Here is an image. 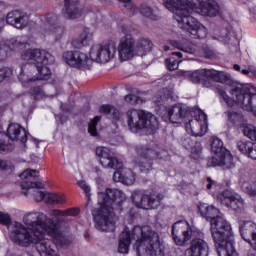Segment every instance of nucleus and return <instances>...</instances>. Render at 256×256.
I'll list each match as a JSON object with an SVG mask.
<instances>
[{"mask_svg": "<svg viewBox=\"0 0 256 256\" xmlns=\"http://www.w3.org/2000/svg\"><path fill=\"white\" fill-rule=\"evenodd\" d=\"M79 213V208L50 210L49 215L56 219L55 222L43 212H28L23 217L24 225L20 222L12 224L10 240L18 247L35 245L41 256H59L53 247L67 249L71 245V240H68L61 232V223L65 221L61 217H77Z\"/></svg>", "mask_w": 256, "mask_h": 256, "instance_id": "f257e3e1", "label": "nucleus"}, {"mask_svg": "<svg viewBox=\"0 0 256 256\" xmlns=\"http://www.w3.org/2000/svg\"><path fill=\"white\" fill-rule=\"evenodd\" d=\"M135 241L134 247L138 256L163 255L159 233L151 226H135L131 232L125 230L120 234L118 251L119 253H129L131 242Z\"/></svg>", "mask_w": 256, "mask_h": 256, "instance_id": "f03ea898", "label": "nucleus"}, {"mask_svg": "<svg viewBox=\"0 0 256 256\" xmlns=\"http://www.w3.org/2000/svg\"><path fill=\"white\" fill-rule=\"evenodd\" d=\"M199 211L203 217L210 219V231L218 256H239L233 246V230L231 224L223 216L215 217L219 213V210L213 206L201 204Z\"/></svg>", "mask_w": 256, "mask_h": 256, "instance_id": "7ed1b4c3", "label": "nucleus"}, {"mask_svg": "<svg viewBox=\"0 0 256 256\" xmlns=\"http://www.w3.org/2000/svg\"><path fill=\"white\" fill-rule=\"evenodd\" d=\"M164 7L174 14L178 27L185 31L192 39H205L207 28L193 18L197 6L189 3L188 0H164Z\"/></svg>", "mask_w": 256, "mask_h": 256, "instance_id": "20e7f679", "label": "nucleus"}, {"mask_svg": "<svg viewBox=\"0 0 256 256\" xmlns=\"http://www.w3.org/2000/svg\"><path fill=\"white\" fill-rule=\"evenodd\" d=\"M125 201V193L118 189H106L98 193V205L100 209L94 216L96 229L99 231H113L117 223L115 209H120Z\"/></svg>", "mask_w": 256, "mask_h": 256, "instance_id": "39448f33", "label": "nucleus"}, {"mask_svg": "<svg viewBox=\"0 0 256 256\" xmlns=\"http://www.w3.org/2000/svg\"><path fill=\"white\" fill-rule=\"evenodd\" d=\"M21 58L31 63L21 66V72L18 76L22 85L33 83L35 81H43L51 75V70L47 67L51 54L44 50L28 49L21 52Z\"/></svg>", "mask_w": 256, "mask_h": 256, "instance_id": "423d86ee", "label": "nucleus"}, {"mask_svg": "<svg viewBox=\"0 0 256 256\" xmlns=\"http://www.w3.org/2000/svg\"><path fill=\"white\" fill-rule=\"evenodd\" d=\"M128 127L132 133L144 131L146 135H152L159 129L157 116L143 110L132 109L127 112Z\"/></svg>", "mask_w": 256, "mask_h": 256, "instance_id": "0eeeda50", "label": "nucleus"}, {"mask_svg": "<svg viewBox=\"0 0 256 256\" xmlns=\"http://www.w3.org/2000/svg\"><path fill=\"white\" fill-rule=\"evenodd\" d=\"M211 152L214 155L208 160L209 167H223L224 169H233L235 162L233 155L229 150L223 147V141L217 137L211 138Z\"/></svg>", "mask_w": 256, "mask_h": 256, "instance_id": "6e6552de", "label": "nucleus"}, {"mask_svg": "<svg viewBox=\"0 0 256 256\" xmlns=\"http://www.w3.org/2000/svg\"><path fill=\"white\" fill-rule=\"evenodd\" d=\"M172 237L176 245L183 247L192 237H203V232L191 227L189 222L180 220L172 225Z\"/></svg>", "mask_w": 256, "mask_h": 256, "instance_id": "1a4fd4ad", "label": "nucleus"}, {"mask_svg": "<svg viewBox=\"0 0 256 256\" xmlns=\"http://www.w3.org/2000/svg\"><path fill=\"white\" fill-rule=\"evenodd\" d=\"M123 36L118 44V57L120 61H129L135 57V38L132 34L135 33L133 26H122Z\"/></svg>", "mask_w": 256, "mask_h": 256, "instance_id": "9d476101", "label": "nucleus"}, {"mask_svg": "<svg viewBox=\"0 0 256 256\" xmlns=\"http://www.w3.org/2000/svg\"><path fill=\"white\" fill-rule=\"evenodd\" d=\"M7 133L8 136L0 132V153H5L13 149V145L9 143V139H12V141H20V143L27 141V131L19 124H10Z\"/></svg>", "mask_w": 256, "mask_h": 256, "instance_id": "9b49d317", "label": "nucleus"}, {"mask_svg": "<svg viewBox=\"0 0 256 256\" xmlns=\"http://www.w3.org/2000/svg\"><path fill=\"white\" fill-rule=\"evenodd\" d=\"M228 77L223 71L215 69H199L190 73V81L192 83H203L204 87H211L207 81H216L217 83H225Z\"/></svg>", "mask_w": 256, "mask_h": 256, "instance_id": "f8f14e48", "label": "nucleus"}, {"mask_svg": "<svg viewBox=\"0 0 256 256\" xmlns=\"http://www.w3.org/2000/svg\"><path fill=\"white\" fill-rule=\"evenodd\" d=\"M165 196L161 193H149L145 194L143 192H134L132 195V200L134 205L139 209H157L161 205V201Z\"/></svg>", "mask_w": 256, "mask_h": 256, "instance_id": "ddd939ff", "label": "nucleus"}, {"mask_svg": "<svg viewBox=\"0 0 256 256\" xmlns=\"http://www.w3.org/2000/svg\"><path fill=\"white\" fill-rule=\"evenodd\" d=\"M117 48L114 42H109L108 44H96L90 49V58L96 63H109L113 57Z\"/></svg>", "mask_w": 256, "mask_h": 256, "instance_id": "4468645a", "label": "nucleus"}, {"mask_svg": "<svg viewBox=\"0 0 256 256\" xmlns=\"http://www.w3.org/2000/svg\"><path fill=\"white\" fill-rule=\"evenodd\" d=\"M63 59L70 67L75 69H91L93 60L91 56L81 51H66L63 53Z\"/></svg>", "mask_w": 256, "mask_h": 256, "instance_id": "2eb2a0df", "label": "nucleus"}, {"mask_svg": "<svg viewBox=\"0 0 256 256\" xmlns=\"http://www.w3.org/2000/svg\"><path fill=\"white\" fill-rule=\"evenodd\" d=\"M160 117L166 123H183L189 117V110L181 105L160 108Z\"/></svg>", "mask_w": 256, "mask_h": 256, "instance_id": "dca6fc26", "label": "nucleus"}, {"mask_svg": "<svg viewBox=\"0 0 256 256\" xmlns=\"http://www.w3.org/2000/svg\"><path fill=\"white\" fill-rule=\"evenodd\" d=\"M137 153L140 156L139 160H135L134 164L139 167L142 173H149L153 167V163L149 159H161L159 153L153 149L138 147Z\"/></svg>", "mask_w": 256, "mask_h": 256, "instance_id": "f3484780", "label": "nucleus"}, {"mask_svg": "<svg viewBox=\"0 0 256 256\" xmlns=\"http://www.w3.org/2000/svg\"><path fill=\"white\" fill-rule=\"evenodd\" d=\"M187 133H191L194 137H203L207 133V115L201 113L198 119H192L185 125Z\"/></svg>", "mask_w": 256, "mask_h": 256, "instance_id": "a211bd4d", "label": "nucleus"}, {"mask_svg": "<svg viewBox=\"0 0 256 256\" xmlns=\"http://www.w3.org/2000/svg\"><path fill=\"white\" fill-rule=\"evenodd\" d=\"M220 202L226 207H230L233 211H243L245 209V200L239 194H233L229 190H225L219 196Z\"/></svg>", "mask_w": 256, "mask_h": 256, "instance_id": "6ab92c4d", "label": "nucleus"}, {"mask_svg": "<svg viewBox=\"0 0 256 256\" xmlns=\"http://www.w3.org/2000/svg\"><path fill=\"white\" fill-rule=\"evenodd\" d=\"M96 155L100 159L102 167L106 169L121 168V162L111 155V150L107 147L98 146L96 148Z\"/></svg>", "mask_w": 256, "mask_h": 256, "instance_id": "aec40b11", "label": "nucleus"}, {"mask_svg": "<svg viewBox=\"0 0 256 256\" xmlns=\"http://www.w3.org/2000/svg\"><path fill=\"white\" fill-rule=\"evenodd\" d=\"M195 237L196 239H193L189 248L185 250L184 256H208L209 244L203 240V237Z\"/></svg>", "mask_w": 256, "mask_h": 256, "instance_id": "412c9836", "label": "nucleus"}, {"mask_svg": "<svg viewBox=\"0 0 256 256\" xmlns=\"http://www.w3.org/2000/svg\"><path fill=\"white\" fill-rule=\"evenodd\" d=\"M6 23L16 29H23L29 23V16L19 10L11 11L6 15Z\"/></svg>", "mask_w": 256, "mask_h": 256, "instance_id": "4be33fe9", "label": "nucleus"}, {"mask_svg": "<svg viewBox=\"0 0 256 256\" xmlns=\"http://www.w3.org/2000/svg\"><path fill=\"white\" fill-rule=\"evenodd\" d=\"M35 199L36 201H44V203H48V205H63L67 197H65L64 194L37 191Z\"/></svg>", "mask_w": 256, "mask_h": 256, "instance_id": "5701e85b", "label": "nucleus"}, {"mask_svg": "<svg viewBox=\"0 0 256 256\" xmlns=\"http://www.w3.org/2000/svg\"><path fill=\"white\" fill-rule=\"evenodd\" d=\"M114 169H117V171L113 174V181L123 183L124 185H133L135 183V173H133V170L123 168V164H121L120 168Z\"/></svg>", "mask_w": 256, "mask_h": 256, "instance_id": "b1692460", "label": "nucleus"}, {"mask_svg": "<svg viewBox=\"0 0 256 256\" xmlns=\"http://www.w3.org/2000/svg\"><path fill=\"white\" fill-rule=\"evenodd\" d=\"M199 13L204 17H216L219 13V4L214 0H205L200 3Z\"/></svg>", "mask_w": 256, "mask_h": 256, "instance_id": "393cba45", "label": "nucleus"}, {"mask_svg": "<svg viewBox=\"0 0 256 256\" xmlns=\"http://www.w3.org/2000/svg\"><path fill=\"white\" fill-rule=\"evenodd\" d=\"M5 45L10 49V51H23V49H27L30 44L27 36H18L7 40Z\"/></svg>", "mask_w": 256, "mask_h": 256, "instance_id": "a878e982", "label": "nucleus"}, {"mask_svg": "<svg viewBox=\"0 0 256 256\" xmlns=\"http://www.w3.org/2000/svg\"><path fill=\"white\" fill-rule=\"evenodd\" d=\"M64 3V15L67 19H77L81 17L82 12L79 9V0H64Z\"/></svg>", "mask_w": 256, "mask_h": 256, "instance_id": "bb28decb", "label": "nucleus"}, {"mask_svg": "<svg viewBox=\"0 0 256 256\" xmlns=\"http://www.w3.org/2000/svg\"><path fill=\"white\" fill-rule=\"evenodd\" d=\"M91 39H93V33L89 28H84L79 37H76L71 41V45L75 49H81V47L87 45Z\"/></svg>", "mask_w": 256, "mask_h": 256, "instance_id": "cd10ccee", "label": "nucleus"}, {"mask_svg": "<svg viewBox=\"0 0 256 256\" xmlns=\"http://www.w3.org/2000/svg\"><path fill=\"white\" fill-rule=\"evenodd\" d=\"M170 45L172 47H175V49H179V51H183L184 53H189L190 55H193L195 51H197V46L195 44L191 43H183L176 40H170Z\"/></svg>", "mask_w": 256, "mask_h": 256, "instance_id": "c85d7f7f", "label": "nucleus"}, {"mask_svg": "<svg viewBox=\"0 0 256 256\" xmlns=\"http://www.w3.org/2000/svg\"><path fill=\"white\" fill-rule=\"evenodd\" d=\"M153 49V42L147 38H140L136 42V51L140 53V55H145V53H149Z\"/></svg>", "mask_w": 256, "mask_h": 256, "instance_id": "c756f323", "label": "nucleus"}, {"mask_svg": "<svg viewBox=\"0 0 256 256\" xmlns=\"http://www.w3.org/2000/svg\"><path fill=\"white\" fill-rule=\"evenodd\" d=\"M118 1L119 3H121V7H124V9H126V13L127 15H129V17H133V15L137 13V6H135V4H133L131 0H118Z\"/></svg>", "mask_w": 256, "mask_h": 256, "instance_id": "7c9ffc66", "label": "nucleus"}, {"mask_svg": "<svg viewBox=\"0 0 256 256\" xmlns=\"http://www.w3.org/2000/svg\"><path fill=\"white\" fill-rule=\"evenodd\" d=\"M49 31L56 41L63 39V36L65 35V27L63 26H49Z\"/></svg>", "mask_w": 256, "mask_h": 256, "instance_id": "2f4dec72", "label": "nucleus"}, {"mask_svg": "<svg viewBox=\"0 0 256 256\" xmlns=\"http://www.w3.org/2000/svg\"><path fill=\"white\" fill-rule=\"evenodd\" d=\"M20 186L22 191H29V189H45V184L43 182L23 181Z\"/></svg>", "mask_w": 256, "mask_h": 256, "instance_id": "473e14b6", "label": "nucleus"}, {"mask_svg": "<svg viewBox=\"0 0 256 256\" xmlns=\"http://www.w3.org/2000/svg\"><path fill=\"white\" fill-rule=\"evenodd\" d=\"M242 189L250 197H256V181L244 182Z\"/></svg>", "mask_w": 256, "mask_h": 256, "instance_id": "72a5a7b5", "label": "nucleus"}, {"mask_svg": "<svg viewBox=\"0 0 256 256\" xmlns=\"http://www.w3.org/2000/svg\"><path fill=\"white\" fill-rule=\"evenodd\" d=\"M252 147H253V143H251V142H245V141L237 142V149L243 155H247V157H249V153L251 152Z\"/></svg>", "mask_w": 256, "mask_h": 256, "instance_id": "f704fd0d", "label": "nucleus"}, {"mask_svg": "<svg viewBox=\"0 0 256 256\" xmlns=\"http://www.w3.org/2000/svg\"><path fill=\"white\" fill-rule=\"evenodd\" d=\"M140 13L144 15V17H147L148 19H151L152 21H155L157 19V15L153 12V9L151 7L142 4L140 6Z\"/></svg>", "mask_w": 256, "mask_h": 256, "instance_id": "c9c22d12", "label": "nucleus"}, {"mask_svg": "<svg viewBox=\"0 0 256 256\" xmlns=\"http://www.w3.org/2000/svg\"><path fill=\"white\" fill-rule=\"evenodd\" d=\"M243 133L251 141H256V127L253 125L245 126Z\"/></svg>", "mask_w": 256, "mask_h": 256, "instance_id": "e433bc0d", "label": "nucleus"}, {"mask_svg": "<svg viewBox=\"0 0 256 256\" xmlns=\"http://www.w3.org/2000/svg\"><path fill=\"white\" fill-rule=\"evenodd\" d=\"M101 121V117L96 116L88 125V133L92 135L93 137H96L97 135V125Z\"/></svg>", "mask_w": 256, "mask_h": 256, "instance_id": "4c0bfd02", "label": "nucleus"}, {"mask_svg": "<svg viewBox=\"0 0 256 256\" xmlns=\"http://www.w3.org/2000/svg\"><path fill=\"white\" fill-rule=\"evenodd\" d=\"M167 68L169 69V71H175L176 69H179V63H181V61L176 60L173 57H170L168 59H166L165 61Z\"/></svg>", "mask_w": 256, "mask_h": 256, "instance_id": "58836bf2", "label": "nucleus"}, {"mask_svg": "<svg viewBox=\"0 0 256 256\" xmlns=\"http://www.w3.org/2000/svg\"><path fill=\"white\" fill-rule=\"evenodd\" d=\"M29 177H39V171L26 169L20 174L21 179H29Z\"/></svg>", "mask_w": 256, "mask_h": 256, "instance_id": "ea45409f", "label": "nucleus"}, {"mask_svg": "<svg viewBox=\"0 0 256 256\" xmlns=\"http://www.w3.org/2000/svg\"><path fill=\"white\" fill-rule=\"evenodd\" d=\"M44 21H45V23L50 25V27H52V25H55V23H57V21H59V17L57 16V14L50 13V14H47L46 16H44Z\"/></svg>", "mask_w": 256, "mask_h": 256, "instance_id": "a19ab883", "label": "nucleus"}, {"mask_svg": "<svg viewBox=\"0 0 256 256\" xmlns=\"http://www.w3.org/2000/svg\"><path fill=\"white\" fill-rule=\"evenodd\" d=\"M225 115H227V118L229 121H231V123H237V121H239V119H241V114L237 113L236 111H227L225 112Z\"/></svg>", "mask_w": 256, "mask_h": 256, "instance_id": "79ce46f5", "label": "nucleus"}, {"mask_svg": "<svg viewBox=\"0 0 256 256\" xmlns=\"http://www.w3.org/2000/svg\"><path fill=\"white\" fill-rule=\"evenodd\" d=\"M11 75H13V71L11 70V68H1L0 69V83H2V81H5V79L9 78Z\"/></svg>", "mask_w": 256, "mask_h": 256, "instance_id": "37998d69", "label": "nucleus"}, {"mask_svg": "<svg viewBox=\"0 0 256 256\" xmlns=\"http://www.w3.org/2000/svg\"><path fill=\"white\" fill-rule=\"evenodd\" d=\"M77 185L80 187V189H83L84 193H86V197H88V201L91 198V188L87 183L83 180H80L77 182Z\"/></svg>", "mask_w": 256, "mask_h": 256, "instance_id": "c03bdc74", "label": "nucleus"}, {"mask_svg": "<svg viewBox=\"0 0 256 256\" xmlns=\"http://www.w3.org/2000/svg\"><path fill=\"white\" fill-rule=\"evenodd\" d=\"M32 95L34 99L39 100L45 97V92L41 87H34L32 90Z\"/></svg>", "mask_w": 256, "mask_h": 256, "instance_id": "a18cd8bd", "label": "nucleus"}, {"mask_svg": "<svg viewBox=\"0 0 256 256\" xmlns=\"http://www.w3.org/2000/svg\"><path fill=\"white\" fill-rule=\"evenodd\" d=\"M100 113H104L105 115H109V113H117V110L109 105V104H106V105H102L100 107Z\"/></svg>", "mask_w": 256, "mask_h": 256, "instance_id": "49530a36", "label": "nucleus"}, {"mask_svg": "<svg viewBox=\"0 0 256 256\" xmlns=\"http://www.w3.org/2000/svg\"><path fill=\"white\" fill-rule=\"evenodd\" d=\"M0 223L1 225H10L11 216L9 214L0 211Z\"/></svg>", "mask_w": 256, "mask_h": 256, "instance_id": "de8ad7c7", "label": "nucleus"}, {"mask_svg": "<svg viewBox=\"0 0 256 256\" xmlns=\"http://www.w3.org/2000/svg\"><path fill=\"white\" fill-rule=\"evenodd\" d=\"M13 164L5 160H0V170L1 171H12Z\"/></svg>", "mask_w": 256, "mask_h": 256, "instance_id": "09e8293b", "label": "nucleus"}, {"mask_svg": "<svg viewBox=\"0 0 256 256\" xmlns=\"http://www.w3.org/2000/svg\"><path fill=\"white\" fill-rule=\"evenodd\" d=\"M126 103H130V105H135L136 103H139V98L134 94H128L125 96Z\"/></svg>", "mask_w": 256, "mask_h": 256, "instance_id": "8fccbe9b", "label": "nucleus"}, {"mask_svg": "<svg viewBox=\"0 0 256 256\" xmlns=\"http://www.w3.org/2000/svg\"><path fill=\"white\" fill-rule=\"evenodd\" d=\"M250 159H253L254 161H256V144H252V148L249 152V156Z\"/></svg>", "mask_w": 256, "mask_h": 256, "instance_id": "3c124183", "label": "nucleus"}, {"mask_svg": "<svg viewBox=\"0 0 256 256\" xmlns=\"http://www.w3.org/2000/svg\"><path fill=\"white\" fill-rule=\"evenodd\" d=\"M213 186H215V181L213 179H211V177H207L206 178V189H208V191L210 189L213 188Z\"/></svg>", "mask_w": 256, "mask_h": 256, "instance_id": "603ef678", "label": "nucleus"}, {"mask_svg": "<svg viewBox=\"0 0 256 256\" xmlns=\"http://www.w3.org/2000/svg\"><path fill=\"white\" fill-rule=\"evenodd\" d=\"M172 55H175L179 59H181L183 57V54L181 52H173Z\"/></svg>", "mask_w": 256, "mask_h": 256, "instance_id": "864d4df0", "label": "nucleus"}, {"mask_svg": "<svg viewBox=\"0 0 256 256\" xmlns=\"http://www.w3.org/2000/svg\"><path fill=\"white\" fill-rule=\"evenodd\" d=\"M160 96V101H165L169 97V95H159Z\"/></svg>", "mask_w": 256, "mask_h": 256, "instance_id": "5fc2aeb1", "label": "nucleus"}, {"mask_svg": "<svg viewBox=\"0 0 256 256\" xmlns=\"http://www.w3.org/2000/svg\"><path fill=\"white\" fill-rule=\"evenodd\" d=\"M234 69L235 71H241V66H239L238 64H235Z\"/></svg>", "mask_w": 256, "mask_h": 256, "instance_id": "6e6d98bb", "label": "nucleus"}, {"mask_svg": "<svg viewBox=\"0 0 256 256\" xmlns=\"http://www.w3.org/2000/svg\"><path fill=\"white\" fill-rule=\"evenodd\" d=\"M241 73L242 75H249V70L243 69Z\"/></svg>", "mask_w": 256, "mask_h": 256, "instance_id": "4d7b16f0", "label": "nucleus"}, {"mask_svg": "<svg viewBox=\"0 0 256 256\" xmlns=\"http://www.w3.org/2000/svg\"><path fill=\"white\" fill-rule=\"evenodd\" d=\"M3 28V18L0 17V30Z\"/></svg>", "mask_w": 256, "mask_h": 256, "instance_id": "13d9d810", "label": "nucleus"}, {"mask_svg": "<svg viewBox=\"0 0 256 256\" xmlns=\"http://www.w3.org/2000/svg\"><path fill=\"white\" fill-rule=\"evenodd\" d=\"M164 51H169V46H164Z\"/></svg>", "mask_w": 256, "mask_h": 256, "instance_id": "bf43d9fd", "label": "nucleus"}, {"mask_svg": "<svg viewBox=\"0 0 256 256\" xmlns=\"http://www.w3.org/2000/svg\"><path fill=\"white\" fill-rule=\"evenodd\" d=\"M154 101H156V103H161V100H154Z\"/></svg>", "mask_w": 256, "mask_h": 256, "instance_id": "052dcab7", "label": "nucleus"}, {"mask_svg": "<svg viewBox=\"0 0 256 256\" xmlns=\"http://www.w3.org/2000/svg\"><path fill=\"white\" fill-rule=\"evenodd\" d=\"M188 141H189V139H188V140H185L184 145H185V143H187Z\"/></svg>", "mask_w": 256, "mask_h": 256, "instance_id": "680f3d73", "label": "nucleus"}, {"mask_svg": "<svg viewBox=\"0 0 256 256\" xmlns=\"http://www.w3.org/2000/svg\"><path fill=\"white\" fill-rule=\"evenodd\" d=\"M24 195L27 197V192H24Z\"/></svg>", "mask_w": 256, "mask_h": 256, "instance_id": "e2e57ef3", "label": "nucleus"}, {"mask_svg": "<svg viewBox=\"0 0 256 256\" xmlns=\"http://www.w3.org/2000/svg\"><path fill=\"white\" fill-rule=\"evenodd\" d=\"M0 51H1V46H0Z\"/></svg>", "mask_w": 256, "mask_h": 256, "instance_id": "0e129e2a", "label": "nucleus"}]
</instances>
